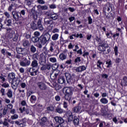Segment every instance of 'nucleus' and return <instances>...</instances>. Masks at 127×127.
Returning a JSON list of instances; mask_svg holds the SVG:
<instances>
[{"instance_id": "obj_64", "label": "nucleus", "mask_w": 127, "mask_h": 127, "mask_svg": "<svg viewBox=\"0 0 127 127\" xmlns=\"http://www.w3.org/2000/svg\"><path fill=\"white\" fill-rule=\"evenodd\" d=\"M114 52H115V55L116 56H117V55H118V47L115 46V47L114 48Z\"/></svg>"}, {"instance_id": "obj_45", "label": "nucleus", "mask_w": 127, "mask_h": 127, "mask_svg": "<svg viewBox=\"0 0 127 127\" xmlns=\"http://www.w3.org/2000/svg\"><path fill=\"white\" fill-rule=\"evenodd\" d=\"M52 69L53 70H56L57 69H58V67H59V64L58 63H56L52 65Z\"/></svg>"}, {"instance_id": "obj_16", "label": "nucleus", "mask_w": 127, "mask_h": 127, "mask_svg": "<svg viewBox=\"0 0 127 127\" xmlns=\"http://www.w3.org/2000/svg\"><path fill=\"white\" fill-rule=\"evenodd\" d=\"M66 116L69 123H70L71 121H73V115H72V112L70 111L67 112L66 113Z\"/></svg>"}, {"instance_id": "obj_46", "label": "nucleus", "mask_w": 127, "mask_h": 127, "mask_svg": "<svg viewBox=\"0 0 127 127\" xmlns=\"http://www.w3.org/2000/svg\"><path fill=\"white\" fill-rule=\"evenodd\" d=\"M100 102L102 104H108V100L105 98H101L100 100Z\"/></svg>"}, {"instance_id": "obj_19", "label": "nucleus", "mask_w": 127, "mask_h": 127, "mask_svg": "<svg viewBox=\"0 0 127 127\" xmlns=\"http://www.w3.org/2000/svg\"><path fill=\"white\" fill-rule=\"evenodd\" d=\"M58 14L53 12L52 15H51L50 18L53 19V20H56V19H58Z\"/></svg>"}, {"instance_id": "obj_52", "label": "nucleus", "mask_w": 127, "mask_h": 127, "mask_svg": "<svg viewBox=\"0 0 127 127\" xmlns=\"http://www.w3.org/2000/svg\"><path fill=\"white\" fill-rule=\"evenodd\" d=\"M50 62H52V63H55L56 62H57V60L55 58H50Z\"/></svg>"}, {"instance_id": "obj_23", "label": "nucleus", "mask_w": 127, "mask_h": 127, "mask_svg": "<svg viewBox=\"0 0 127 127\" xmlns=\"http://www.w3.org/2000/svg\"><path fill=\"white\" fill-rule=\"evenodd\" d=\"M31 28L33 29V30H36L38 29V25L34 22H33L31 23Z\"/></svg>"}, {"instance_id": "obj_47", "label": "nucleus", "mask_w": 127, "mask_h": 127, "mask_svg": "<svg viewBox=\"0 0 127 127\" xmlns=\"http://www.w3.org/2000/svg\"><path fill=\"white\" fill-rule=\"evenodd\" d=\"M42 44H43L41 43V42H38L36 44L35 46L39 49H41L42 48Z\"/></svg>"}, {"instance_id": "obj_56", "label": "nucleus", "mask_w": 127, "mask_h": 127, "mask_svg": "<svg viewBox=\"0 0 127 127\" xmlns=\"http://www.w3.org/2000/svg\"><path fill=\"white\" fill-rule=\"evenodd\" d=\"M55 99L56 100V101H57V102H59V101L61 100V97H60V96L59 95H57L55 96Z\"/></svg>"}, {"instance_id": "obj_35", "label": "nucleus", "mask_w": 127, "mask_h": 127, "mask_svg": "<svg viewBox=\"0 0 127 127\" xmlns=\"http://www.w3.org/2000/svg\"><path fill=\"white\" fill-rule=\"evenodd\" d=\"M36 100H37V98L35 95H32L30 99V101L32 104H34V103H35V102L36 101Z\"/></svg>"}, {"instance_id": "obj_54", "label": "nucleus", "mask_w": 127, "mask_h": 127, "mask_svg": "<svg viewBox=\"0 0 127 127\" xmlns=\"http://www.w3.org/2000/svg\"><path fill=\"white\" fill-rule=\"evenodd\" d=\"M52 33H58L59 32V29L55 28L52 31Z\"/></svg>"}, {"instance_id": "obj_36", "label": "nucleus", "mask_w": 127, "mask_h": 127, "mask_svg": "<svg viewBox=\"0 0 127 127\" xmlns=\"http://www.w3.org/2000/svg\"><path fill=\"white\" fill-rule=\"evenodd\" d=\"M15 5V3L12 2L8 7V11H11L13 9V7Z\"/></svg>"}, {"instance_id": "obj_26", "label": "nucleus", "mask_w": 127, "mask_h": 127, "mask_svg": "<svg viewBox=\"0 0 127 127\" xmlns=\"http://www.w3.org/2000/svg\"><path fill=\"white\" fill-rule=\"evenodd\" d=\"M122 86H127V77L124 76L121 82Z\"/></svg>"}, {"instance_id": "obj_15", "label": "nucleus", "mask_w": 127, "mask_h": 127, "mask_svg": "<svg viewBox=\"0 0 127 127\" xmlns=\"http://www.w3.org/2000/svg\"><path fill=\"white\" fill-rule=\"evenodd\" d=\"M86 67L85 65L79 66V67H76L75 69L76 72H83V71H85L86 70Z\"/></svg>"}, {"instance_id": "obj_44", "label": "nucleus", "mask_w": 127, "mask_h": 127, "mask_svg": "<svg viewBox=\"0 0 127 127\" xmlns=\"http://www.w3.org/2000/svg\"><path fill=\"white\" fill-rule=\"evenodd\" d=\"M53 13V12H52V11L48 10L45 12V15H47V16H50V17H51Z\"/></svg>"}, {"instance_id": "obj_22", "label": "nucleus", "mask_w": 127, "mask_h": 127, "mask_svg": "<svg viewBox=\"0 0 127 127\" xmlns=\"http://www.w3.org/2000/svg\"><path fill=\"white\" fill-rule=\"evenodd\" d=\"M31 40L33 43H37V42H38L39 40L40 42V37L34 36L32 37Z\"/></svg>"}, {"instance_id": "obj_1", "label": "nucleus", "mask_w": 127, "mask_h": 127, "mask_svg": "<svg viewBox=\"0 0 127 127\" xmlns=\"http://www.w3.org/2000/svg\"><path fill=\"white\" fill-rule=\"evenodd\" d=\"M12 16L15 21H23L26 19L24 17L25 15V10H21L20 12L13 10L11 12Z\"/></svg>"}, {"instance_id": "obj_28", "label": "nucleus", "mask_w": 127, "mask_h": 127, "mask_svg": "<svg viewBox=\"0 0 127 127\" xmlns=\"http://www.w3.org/2000/svg\"><path fill=\"white\" fill-rule=\"evenodd\" d=\"M64 98L65 101H67V102H70L71 98H72V95L65 94Z\"/></svg>"}, {"instance_id": "obj_50", "label": "nucleus", "mask_w": 127, "mask_h": 127, "mask_svg": "<svg viewBox=\"0 0 127 127\" xmlns=\"http://www.w3.org/2000/svg\"><path fill=\"white\" fill-rule=\"evenodd\" d=\"M18 119V115L17 114H14L13 115L11 116V119L12 120H16Z\"/></svg>"}, {"instance_id": "obj_17", "label": "nucleus", "mask_w": 127, "mask_h": 127, "mask_svg": "<svg viewBox=\"0 0 127 127\" xmlns=\"http://www.w3.org/2000/svg\"><path fill=\"white\" fill-rule=\"evenodd\" d=\"M50 51L51 52H54L55 50V42L52 41L50 43Z\"/></svg>"}, {"instance_id": "obj_43", "label": "nucleus", "mask_w": 127, "mask_h": 127, "mask_svg": "<svg viewBox=\"0 0 127 127\" xmlns=\"http://www.w3.org/2000/svg\"><path fill=\"white\" fill-rule=\"evenodd\" d=\"M103 62H101V61L99 60L97 61V68L99 69H102V66H101V65H102Z\"/></svg>"}, {"instance_id": "obj_60", "label": "nucleus", "mask_w": 127, "mask_h": 127, "mask_svg": "<svg viewBox=\"0 0 127 127\" xmlns=\"http://www.w3.org/2000/svg\"><path fill=\"white\" fill-rule=\"evenodd\" d=\"M10 113L12 115H15V113H16V111H15V109H12L10 110Z\"/></svg>"}, {"instance_id": "obj_57", "label": "nucleus", "mask_w": 127, "mask_h": 127, "mask_svg": "<svg viewBox=\"0 0 127 127\" xmlns=\"http://www.w3.org/2000/svg\"><path fill=\"white\" fill-rule=\"evenodd\" d=\"M88 24H92L93 22V19L91 18V16L88 17Z\"/></svg>"}, {"instance_id": "obj_6", "label": "nucleus", "mask_w": 127, "mask_h": 127, "mask_svg": "<svg viewBox=\"0 0 127 127\" xmlns=\"http://www.w3.org/2000/svg\"><path fill=\"white\" fill-rule=\"evenodd\" d=\"M16 50L19 54H22V55L27 54V51L25 48H16Z\"/></svg>"}, {"instance_id": "obj_42", "label": "nucleus", "mask_w": 127, "mask_h": 127, "mask_svg": "<svg viewBox=\"0 0 127 127\" xmlns=\"http://www.w3.org/2000/svg\"><path fill=\"white\" fill-rule=\"evenodd\" d=\"M6 95L8 98H12V91H11V90L9 89Z\"/></svg>"}, {"instance_id": "obj_8", "label": "nucleus", "mask_w": 127, "mask_h": 127, "mask_svg": "<svg viewBox=\"0 0 127 127\" xmlns=\"http://www.w3.org/2000/svg\"><path fill=\"white\" fill-rule=\"evenodd\" d=\"M27 71L30 73L31 76H36L38 73V70H36L33 67L29 68Z\"/></svg>"}, {"instance_id": "obj_21", "label": "nucleus", "mask_w": 127, "mask_h": 127, "mask_svg": "<svg viewBox=\"0 0 127 127\" xmlns=\"http://www.w3.org/2000/svg\"><path fill=\"white\" fill-rule=\"evenodd\" d=\"M31 66L33 67V68H37V67H38V62L37 61L34 60L31 63Z\"/></svg>"}, {"instance_id": "obj_63", "label": "nucleus", "mask_w": 127, "mask_h": 127, "mask_svg": "<svg viewBox=\"0 0 127 127\" xmlns=\"http://www.w3.org/2000/svg\"><path fill=\"white\" fill-rule=\"evenodd\" d=\"M7 113V108H4L3 110V113L2 114L3 115V116H5V115H6V113Z\"/></svg>"}, {"instance_id": "obj_37", "label": "nucleus", "mask_w": 127, "mask_h": 127, "mask_svg": "<svg viewBox=\"0 0 127 127\" xmlns=\"http://www.w3.org/2000/svg\"><path fill=\"white\" fill-rule=\"evenodd\" d=\"M103 54L106 55V54H109L111 52V49L108 48H104V49L103 50Z\"/></svg>"}, {"instance_id": "obj_55", "label": "nucleus", "mask_w": 127, "mask_h": 127, "mask_svg": "<svg viewBox=\"0 0 127 127\" xmlns=\"http://www.w3.org/2000/svg\"><path fill=\"white\" fill-rule=\"evenodd\" d=\"M2 124L3 126H5V127L8 126V123H7V119L5 118L4 120V122H2Z\"/></svg>"}, {"instance_id": "obj_58", "label": "nucleus", "mask_w": 127, "mask_h": 127, "mask_svg": "<svg viewBox=\"0 0 127 127\" xmlns=\"http://www.w3.org/2000/svg\"><path fill=\"white\" fill-rule=\"evenodd\" d=\"M50 8H51L52 9H54L55 8H56L57 6L55 4H52L50 5L49 6Z\"/></svg>"}, {"instance_id": "obj_2", "label": "nucleus", "mask_w": 127, "mask_h": 127, "mask_svg": "<svg viewBox=\"0 0 127 127\" xmlns=\"http://www.w3.org/2000/svg\"><path fill=\"white\" fill-rule=\"evenodd\" d=\"M53 28V27H51L50 26H48V31L47 33H43V35L40 37V42L42 43V44L45 45V44H46L48 42H49L51 38V35L49 34V32H51V31H52Z\"/></svg>"}, {"instance_id": "obj_31", "label": "nucleus", "mask_w": 127, "mask_h": 127, "mask_svg": "<svg viewBox=\"0 0 127 127\" xmlns=\"http://www.w3.org/2000/svg\"><path fill=\"white\" fill-rule=\"evenodd\" d=\"M11 19H6L4 22L5 24H6V26H11L12 23Z\"/></svg>"}, {"instance_id": "obj_11", "label": "nucleus", "mask_w": 127, "mask_h": 127, "mask_svg": "<svg viewBox=\"0 0 127 127\" xmlns=\"http://www.w3.org/2000/svg\"><path fill=\"white\" fill-rule=\"evenodd\" d=\"M111 8L112 9V4H111L110 3H107L106 4H105V7L103 8L104 13L106 14V13H107L106 12V10L107 9L108 11H110V10H111Z\"/></svg>"}, {"instance_id": "obj_61", "label": "nucleus", "mask_w": 127, "mask_h": 127, "mask_svg": "<svg viewBox=\"0 0 127 127\" xmlns=\"http://www.w3.org/2000/svg\"><path fill=\"white\" fill-rule=\"evenodd\" d=\"M75 63H78V62H81V59L80 57H77L74 60Z\"/></svg>"}, {"instance_id": "obj_40", "label": "nucleus", "mask_w": 127, "mask_h": 127, "mask_svg": "<svg viewBox=\"0 0 127 127\" xmlns=\"http://www.w3.org/2000/svg\"><path fill=\"white\" fill-rule=\"evenodd\" d=\"M67 58V56L63 53L60 55V59L61 60H65Z\"/></svg>"}, {"instance_id": "obj_20", "label": "nucleus", "mask_w": 127, "mask_h": 127, "mask_svg": "<svg viewBox=\"0 0 127 127\" xmlns=\"http://www.w3.org/2000/svg\"><path fill=\"white\" fill-rule=\"evenodd\" d=\"M22 42L23 46H24V47H25L26 48L30 46V43H29V41L27 40H23Z\"/></svg>"}, {"instance_id": "obj_4", "label": "nucleus", "mask_w": 127, "mask_h": 127, "mask_svg": "<svg viewBox=\"0 0 127 127\" xmlns=\"http://www.w3.org/2000/svg\"><path fill=\"white\" fill-rule=\"evenodd\" d=\"M65 77L66 79V82L68 84H74L75 83V79L71 76V74L69 72H65L64 73Z\"/></svg>"}, {"instance_id": "obj_5", "label": "nucleus", "mask_w": 127, "mask_h": 127, "mask_svg": "<svg viewBox=\"0 0 127 127\" xmlns=\"http://www.w3.org/2000/svg\"><path fill=\"white\" fill-rule=\"evenodd\" d=\"M20 65L22 67H27L30 65V61L24 58L23 61L20 62Z\"/></svg>"}, {"instance_id": "obj_27", "label": "nucleus", "mask_w": 127, "mask_h": 127, "mask_svg": "<svg viewBox=\"0 0 127 127\" xmlns=\"http://www.w3.org/2000/svg\"><path fill=\"white\" fill-rule=\"evenodd\" d=\"M64 112V110H63L60 106H58L56 108V113H58V114H63Z\"/></svg>"}, {"instance_id": "obj_12", "label": "nucleus", "mask_w": 127, "mask_h": 127, "mask_svg": "<svg viewBox=\"0 0 127 127\" xmlns=\"http://www.w3.org/2000/svg\"><path fill=\"white\" fill-rule=\"evenodd\" d=\"M52 66L50 64H44L41 67V70L42 71H45L46 70H50Z\"/></svg>"}, {"instance_id": "obj_9", "label": "nucleus", "mask_w": 127, "mask_h": 127, "mask_svg": "<svg viewBox=\"0 0 127 127\" xmlns=\"http://www.w3.org/2000/svg\"><path fill=\"white\" fill-rule=\"evenodd\" d=\"M19 84V80L17 79H13L11 82V87L14 90H16L17 86Z\"/></svg>"}, {"instance_id": "obj_25", "label": "nucleus", "mask_w": 127, "mask_h": 127, "mask_svg": "<svg viewBox=\"0 0 127 127\" xmlns=\"http://www.w3.org/2000/svg\"><path fill=\"white\" fill-rule=\"evenodd\" d=\"M44 22L45 24L49 25L50 24H52V23H53V21L48 18H45L44 19Z\"/></svg>"}, {"instance_id": "obj_51", "label": "nucleus", "mask_w": 127, "mask_h": 127, "mask_svg": "<svg viewBox=\"0 0 127 127\" xmlns=\"http://www.w3.org/2000/svg\"><path fill=\"white\" fill-rule=\"evenodd\" d=\"M63 105L64 109H68V103L67 102L64 101Z\"/></svg>"}, {"instance_id": "obj_30", "label": "nucleus", "mask_w": 127, "mask_h": 127, "mask_svg": "<svg viewBox=\"0 0 127 127\" xmlns=\"http://www.w3.org/2000/svg\"><path fill=\"white\" fill-rule=\"evenodd\" d=\"M37 8L38 9H41V10H46V9H48V7L47 5H39L37 6Z\"/></svg>"}, {"instance_id": "obj_29", "label": "nucleus", "mask_w": 127, "mask_h": 127, "mask_svg": "<svg viewBox=\"0 0 127 127\" xmlns=\"http://www.w3.org/2000/svg\"><path fill=\"white\" fill-rule=\"evenodd\" d=\"M14 78H15V74H14V73L13 72H12V73H9L8 75V79L9 80H14Z\"/></svg>"}, {"instance_id": "obj_3", "label": "nucleus", "mask_w": 127, "mask_h": 127, "mask_svg": "<svg viewBox=\"0 0 127 127\" xmlns=\"http://www.w3.org/2000/svg\"><path fill=\"white\" fill-rule=\"evenodd\" d=\"M8 38L11 39L12 38V40L16 42L18 38V35L17 33H15V31L12 28H7L6 29Z\"/></svg>"}, {"instance_id": "obj_33", "label": "nucleus", "mask_w": 127, "mask_h": 127, "mask_svg": "<svg viewBox=\"0 0 127 127\" xmlns=\"http://www.w3.org/2000/svg\"><path fill=\"white\" fill-rule=\"evenodd\" d=\"M59 38V34L56 33L52 36V40H53V41H56V40H58Z\"/></svg>"}, {"instance_id": "obj_39", "label": "nucleus", "mask_w": 127, "mask_h": 127, "mask_svg": "<svg viewBox=\"0 0 127 127\" xmlns=\"http://www.w3.org/2000/svg\"><path fill=\"white\" fill-rule=\"evenodd\" d=\"M58 77H59V73H55L54 76H53L52 74L50 75V78L52 79V80H56Z\"/></svg>"}, {"instance_id": "obj_49", "label": "nucleus", "mask_w": 127, "mask_h": 127, "mask_svg": "<svg viewBox=\"0 0 127 127\" xmlns=\"http://www.w3.org/2000/svg\"><path fill=\"white\" fill-rule=\"evenodd\" d=\"M101 112L102 116H105L107 114V111L106 110L105 108H102Z\"/></svg>"}, {"instance_id": "obj_18", "label": "nucleus", "mask_w": 127, "mask_h": 127, "mask_svg": "<svg viewBox=\"0 0 127 127\" xmlns=\"http://www.w3.org/2000/svg\"><path fill=\"white\" fill-rule=\"evenodd\" d=\"M38 24V28L40 30V31H43V27L42 26V24H41V19H39L37 22Z\"/></svg>"}, {"instance_id": "obj_32", "label": "nucleus", "mask_w": 127, "mask_h": 127, "mask_svg": "<svg viewBox=\"0 0 127 127\" xmlns=\"http://www.w3.org/2000/svg\"><path fill=\"white\" fill-rule=\"evenodd\" d=\"M58 83L60 84H63L64 83H65L66 80H65V78L63 77H60L58 80Z\"/></svg>"}, {"instance_id": "obj_10", "label": "nucleus", "mask_w": 127, "mask_h": 127, "mask_svg": "<svg viewBox=\"0 0 127 127\" xmlns=\"http://www.w3.org/2000/svg\"><path fill=\"white\" fill-rule=\"evenodd\" d=\"M65 90V93L67 95H73V87H66L64 88Z\"/></svg>"}, {"instance_id": "obj_14", "label": "nucleus", "mask_w": 127, "mask_h": 127, "mask_svg": "<svg viewBox=\"0 0 127 127\" xmlns=\"http://www.w3.org/2000/svg\"><path fill=\"white\" fill-rule=\"evenodd\" d=\"M37 85L40 90H46L47 87L43 82H38Z\"/></svg>"}, {"instance_id": "obj_34", "label": "nucleus", "mask_w": 127, "mask_h": 127, "mask_svg": "<svg viewBox=\"0 0 127 127\" xmlns=\"http://www.w3.org/2000/svg\"><path fill=\"white\" fill-rule=\"evenodd\" d=\"M30 51L32 53H35L36 52V48L34 45H32L30 47Z\"/></svg>"}, {"instance_id": "obj_62", "label": "nucleus", "mask_w": 127, "mask_h": 127, "mask_svg": "<svg viewBox=\"0 0 127 127\" xmlns=\"http://www.w3.org/2000/svg\"><path fill=\"white\" fill-rule=\"evenodd\" d=\"M47 110L52 112L53 111H54V107H53V106L48 107H47Z\"/></svg>"}, {"instance_id": "obj_59", "label": "nucleus", "mask_w": 127, "mask_h": 127, "mask_svg": "<svg viewBox=\"0 0 127 127\" xmlns=\"http://www.w3.org/2000/svg\"><path fill=\"white\" fill-rule=\"evenodd\" d=\"M1 86L4 88H8L9 87V84H8V83H4L2 84Z\"/></svg>"}, {"instance_id": "obj_38", "label": "nucleus", "mask_w": 127, "mask_h": 127, "mask_svg": "<svg viewBox=\"0 0 127 127\" xmlns=\"http://www.w3.org/2000/svg\"><path fill=\"white\" fill-rule=\"evenodd\" d=\"M79 118L77 117H74V120L73 121V123L75 126H78L79 125Z\"/></svg>"}, {"instance_id": "obj_48", "label": "nucleus", "mask_w": 127, "mask_h": 127, "mask_svg": "<svg viewBox=\"0 0 127 127\" xmlns=\"http://www.w3.org/2000/svg\"><path fill=\"white\" fill-rule=\"evenodd\" d=\"M3 14L4 15H5V17H6V18H10V14H9V12L7 11H4Z\"/></svg>"}, {"instance_id": "obj_13", "label": "nucleus", "mask_w": 127, "mask_h": 127, "mask_svg": "<svg viewBox=\"0 0 127 127\" xmlns=\"http://www.w3.org/2000/svg\"><path fill=\"white\" fill-rule=\"evenodd\" d=\"M39 63L42 66L45 65L46 63V58H45V56H43L40 58Z\"/></svg>"}, {"instance_id": "obj_41", "label": "nucleus", "mask_w": 127, "mask_h": 127, "mask_svg": "<svg viewBox=\"0 0 127 127\" xmlns=\"http://www.w3.org/2000/svg\"><path fill=\"white\" fill-rule=\"evenodd\" d=\"M104 49H105V44H103L102 45L99 46L98 47V50L99 51H101L102 52L104 51Z\"/></svg>"}, {"instance_id": "obj_7", "label": "nucleus", "mask_w": 127, "mask_h": 127, "mask_svg": "<svg viewBox=\"0 0 127 127\" xmlns=\"http://www.w3.org/2000/svg\"><path fill=\"white\" fill-rule=\"evenodd\" d=\"M40 124L41 126H47L48 125H49V121H48V119L47 118L44 117H43L41 119V122H40Z\"/></svg>"}, {"instance_id": "obj_53", "label": "nucleus", "mask_w": 127, "mask_h": 127, "mask_svg": "<svg viewBox=\"0 0 127 127\" xmlns=\"http://www.w3.org/2000/svg\"><path fill=\"white\" fill-rule=\"evenodd\" d=\"M34 35L36 37H39V36H40V32L36 31L34 33Z\"/></svg>"}, {"instance_id": "obj_24", "label": "nucleus", "mask_w": 127, "mask_h": 127, "mask_svg": "<svg viewBox=\"0 0 127 127\" xmlns=\"http://www.w3.org/2000/svg\"><path fill=\"white\" fill-rule=\"evenodd\" d=\"M72 111L73 113H79L81 111V107L79 106H75L72 109Z\"/></svg>"}]
</instances>
